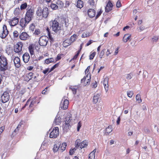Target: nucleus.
Instances as JSON below:
<instances>
[{"mask_svg":"<svg viewBox=\"0 0 159 159\" xmlns=\"http://www.w3.org/2000/svg\"><path fill=\"white\" fill-rule=\"evenodd\" d=\"M71 43L70 39H66L63 41V45L64 47H66L71 44Z\"/></svg>","mask_w":159,"mask_h":159,"instance_id":"a878e982","label":"nucleus"},{"mask_svg":"<svg viewBox=\"0 0 159 159\" xmlns=\"http://www.w3.org/2000/svg\"><path fill=\"white\" fill-rule=\"evenodd\" d=\"M128 96L129 98H131L133 94V93L131 91H129L127 92Z\"/></svg>","mask_w":159,"mask_h":159,"instance_id":"8fccbe9b","label":"nucleus"},{"mask_svg":"<svg viewBox=\"0 0 159 159\" xmlns=\"http://www.w3.org/2000/svg\"><path fill=\"white\" fill-rule=\"evenodd\" d=\"M84 6L83 2L81 0H78L77 3V7L80 8H82Z\"/></svg>","mask_w":159,"mask_h":159,"instance_id":"7c9ffc66","label":"nucleus"},{"mask_svg":"<svg viewBox=\"0 0 159 159\" xmlns=\"http://www.w3.org/2000/svg\"><path fill=\"white\" fill-rule=\"evenodd\" d=\"M90 35V33L89 32H86L83 33L81 37L82 38H87Z\"/></svg>","mask_w":159,"mask_h":159,"instance_id":"72a5a7b5","label":"nucleus"},{"mask_svg":"<svg viewBox=\"0 0 159 159\" xmlns=\"http://www.w3.org/2000/svg\"><path fill=\"white\" fill-rule=\"evenodd\" d=\"M96 152V149H94L89 154V159H94L95 153Z\"/></svg>","mask_w":159,"mask_h":159,"instance_id":"cd10ccee","label":"nucleus"},{"mask_svg":"<svg viewBox=\"0 0 159 159\" xmlns=\"http://www.w3.org/2000/svg\"><path fill=\"white\" fill-rule=\"evenodd\" d=\"M41 34V31L39 29H35L34 32V34L35 35H37L38 36H40V35Z\"/></svg>","mask_w":159,"mask_h":159,"instance_id":"58836bf2","label":"nucleus"},{"mask_svg":"<svg viewBox=\"0 0 159 159\" xmlns=\"http://www.w3.org/2000/svg\"><path fill=\"white\" fill-rule=\"evenodd\" d=\"M35 25L34 24H32L30 26V29L32 31H33L35 29Z\"/></svg>","mask_w":159,"mask_h":159,"instance_id":"3c124183","label":"nucleus"},{"mask_svg":"<svg viewBox=\"0 0 159 159\" xmlns=\"http://www.w3.org/2000/svg\"><path fill=\"white\" fill-rule=\"evenodd\" d=\"M108 77H106L103 81V85L106 92H107L108 90Z\"/></svg>","mask_w":159,"mask_h":159,"instance_id":"a211bd4d","label":"nucleus"},{"mask_svg":"<svg viewBox=\"0 0 159 159\" xmlns=\"http://www.w3.org/2000/svg\"><path fill=\"white\" fill-rule=\"evenodd\" d=\"M34 14V10L30 8L28 9L26 12L25 17L30 21L32 19Z\"/></svg>","mask_w":159,"mask_h":159,"instance_id":"0eeeda50","label":"nucleus"},{"mask_svg":"<svg viewBox=\"0 0 159 159\" xmlns=\"http://www.w3.org/2000/svg\"><path fill=\"white\" fill-rule=\"evenodd\" d=\"M88 145L87 141L84 140L80 143V148L81 149L86 147Z\"/></svg>","mask_w":159,"mask_h":159,"instance_id":"bb28decb","label":"nucleus"},{"mask_svg":"<svg viewBox=\"0 0 159 159\" xmlns=\"http://www.w3.org/2000/svg\"><path fill=\"white\" fill-rule=\"evenodd\" d=\"M61 58V55L59 54L58 55L56 58V61H57L60 60Z\"/></svg>","mask_w":159,"mask_h":159,"instance_id":"69168bd1","label":"nucleus"},{"mask_svg":"<svg viewBox=\"0 0 159 159\" xmlns=\"http://www.w3.org/2000/svg\"><path fill=\"white\" fill-rule=\"evenodd\" d=\"M100 97V94L98 93H95L94 94L93 97V101L94 103L96 104L98 101V99Z\"/></svg>","mask_w":159,"mask_h":159,"instance_id":"5701e85b","label":"nucleus"},{"mask_svg":"<svg viewBox=\"0 0 159 159\" xmlns=\"http://www.w3.org/2000/svg\"><path fill=\"white\" fill-rule=\"evenodd\" d=\"M13 34L14 37L17 38L19 34L17 31H14L13 32Z\"/></svg>","mask_w":159,"mask_h":159,"instance_id":"603ef678","label":"nucleus"},{"mask_svg":"<svg viewBox=\"0 0 159 159\" xmlns=\"http://www.w3.org/2000/svg\"><path fill=\"white\" fill-rule=\"evenodd\" d=\"M120 116L119 117L117 118V120L116 121V123L117 125H119L120 124Z\"/></svg>","mask_w":159,"mask_h":159,"instance_id":"338daca9","label":"nucleus"},{"mask_svg":"<svg viewBox=\"0 0 159 159\" xmlns=\"http://www.w3.org/2000/svg\"><path fill=\"white\" fill-rule=\"evenodd\" d=\"M49 68H47V69H45V70H44L43 71V72L44 74H48L49 73Z\"/></svg>","mask_w":159,"mask_h":159,"instance_id":"bf43d9fd","label":"nucleus"},{"mask_svg":"<svg viewBox=\"0 0 159 159\" xmlns=\"http://www.w3.org/2000/svg\"><path fill=\"white\" fill-rule=\"evenodd\" d=\"M8 32L7 29V26L4 25L3 27V30L1 34H0V37L2 39H4L7 36Z\"/></svg>","mask_w":159,"mask_h":159,"instance_id":"4468645a","label":"nucleus"},{"mask_svg":"<svg viewBox=\"0 0 159 159\" xmlns=\"http://www.w3.org/2000/svg\"><path fill=\"white\" fill-rule=\"evenodd\" d=\"M26 75L29 78L30 80L33 77V73L32 72H30Z\"/></svg>","mask_w":159,"mask_h":159,"instance_id":"09e8293b","label":"nucleus"},{"mask_svg":"<svg viewBox=\"0 0 159 159\" xmlns=\"http://www.w3.org/2000/svg\"><path fill=\"white\" fill-rule=\"evenodd\" d=\"M49 40L48 38L46 36H41L39 41V43L41 46L45 47L46 46Z\"/></svg>","mask_w":159,"mask_h":159,"instance_id":"39448f33","label":"nucleus"},{"mask_svg":"<svg viewBox=\"0 0 159 159\" xmlns=\"http://www.w3.org/2000/svg\"><path fill=\"white\" fill-rule=\"evenodd\" d=\"M4 129V127L2 126L0 128V134L2 132Z\"/></svg>","mask_w":159,"mask_h":159,"instance_id":"0e129e2a","label":"nucleus"},{"mask_svg":"<svg viewBox=\"0 0 159 159\" xmlns=\"http://www.w3.org/2000/svg\"><path fill=\"white\" fill-rule=\"evenodd\" d=\"M69 104L68 100L65 99V97H64L61 100L60 103V107L61 109L63 110L66 109L68 107V105Z\"/></svg>","mask_w":159,"mask_h":159,"instance_id":"6e6552de","label":"nucleus"},{"mask_svg":"<svg viewBox=\"0 0 159 159\" xmlns=\"http://www.w3.org/2000/svg\"><path fill=\"white\" fill-rule=\"evenodd\" d=\"M96 55V52H91L89 56V59L90 60L93 59Z\"/></svg>","mask_w":159,"mask_h":159,"instance_id":"79ce46f5","label":"nucleus"},{"mask_svg":"<svg viewBox=\"0 0 159 159\" xmlns=\"http://www.w3.org/2000/svg\"><path fill=\"white\" fill-rule=\"evenodd\" d=\"M23 60L25 63H27L29 60L30 57L29 54L28 53H25L23 56Z\"/></svg>","mask_w":159,"mask_h":159,"instance_id":"412c9836","label":"nucleus"},{"mask_svg":"<svg viewBox=\"0 0 159 159\" xmlns=\"http://www.w3.org/2000/svg\"><path fill=\"white\" fill-rule=\"evenodd\" d=\"M136 100L139 103H141L142 102V100L141 99L140 95L139 94L137 95L136 96Z\"/></svg>","mask_w":159,"mask_h":159,"instance_id":"c9c22d12","label":"nucleus"},{"mask_svg":"<svg viewBox=\"0 0 159 159\" xmlns=\"http://www.w3.org/2000/svg\"><path fill=\"white\" fill-rule=\"evenodd\" d=\"M95 11L93 9H90L88 11V15L91 18L94 17L95 16Z\"/></svg>","mask_w":159,"mask_h":159,"instance_id":"aec40b11","label":"nucleus"},{"mask_svg":"<svg viewBox=\"0 0 159 159\" xmlns=\"http://www.w3.org/2000/svg\"><path fill=\"white\" fill-rule=\"evenodd\" d=\"M27 7V4L26 2H25L22 4L20 6V9L21 10L25 9Z\"/></svg>","mask_w":159,"mask_h":159,"instance_id":"a19ab883","label":"nucleus"},{"mask_svg":"<svg viewBox=\"0 0 159 159\" xmlns=\"http://www.w3.org/2000/svg\"><path fill=\"white\" fill-rule=\"evenodd\" d=\"M29 52L31 56L34 54V47L33 45H30L29 48Z\"/></svg>","mask_w":159,"mask_h":159,"instance_id":"c756f323","label":"nucleus"},{"mask_svg":"<svg viewBox=\"0 0 159 159\" xmlns=\"http://www.w3.org/2000/svg\"><path fill=\"white\" fill-rule=\"evenodd\" d=\"M133 76V75L131 73L128 74L126 75V78L127 80L131 79Z\"/></svg>","mask_w":159,"mask_h":159,"instance_id":"a18cd8bd","label":"nucleus"},{"mask_svg":"<svg viewBox=\"0 0 159 159\" xmlns=\"http://www.w3.org/2000/svg\"><path fill=\"white\" fill-rule=\"evenodd\" d=\"M21 12V10L19 8H16L14 11V14L15 15L17 16L19 15Z\"/></svg>","mask_w":159,"mask_h":159,"instance_id":"2f4dec72","label":"nucleus"},{"mask_svg":"<svg viewBox=\"0 0 159 159\" xmlns=\"http://www.w3.org/2000/svg\"><path fill=\"white\" fill-rule=\"evenodd\" d=\"M111 52L110 50L109 49H108L107 50V51L106 52V55L108 57V56L111 54Z\"/></svg>","mask_w":159,"mask_h":159,"instance_id":"052dcab7","label":"nucleus"},{"mask_svg":"<svg viewBox=\"0 0 159 159\" xmlns=\"http://www.w3.org/2000/svg\"><path fill=\"white\" fill-rule=\"evenodd\" d=\"M91 78V75L90 73H88L85 77L81 79V83L84 82V85L86 86L89 84Z\"/></svg>","mask_w":159,"mask_h":159,"instance_id":"9b49d317","label":"nucleus"},{"mask_svg":"<svg viewBox=\"0 0 159 159\" xmlns=\"http://www.w3.org/2000/svg\"><path fill=\"white\" fill-rule=\"evenodd\" d=\"M158 39V38L157 36H155L152 38V41L153 42H156Z\"/></svg>","mask_w":159,"mask_h":159,"instance_id":"864d4df0","label":"nucleus"},{"mask_svg":"<svg viewBox=\"0 0 159 159\" xmlns=\"http://www.w3.org/2000/svg\"><path fill=\"white\" fill-rule=\"evenodd\" d=\"M92 40H90L86 44V46H88L92 43Z\"/></svg>","mask_w":159,"mask_h":159,"instance_id":"774afa93","label":"nucleus"},{"mask_svg":"<svg viewBox=\"0 0 159 159\" xmlns=\"http://www.w3.org/2000/svg\"><path fill=\"white\" fill-rule=\"evenodd\" d=\"M105 49H104L102 50L100 52L99 54V57L100 58H102L103 56L104 55L105 53Z\"/></svg>","mask_w":159,"mask_h":159,"instance_id":"49530a36","label":"nucleus"},{"mask_svg":"<svg viewBox=\"0 0 159 159\" xmlns=\"http://www.w3.org/2000/svg\"><path fill=\"white\" fill-rule=\"evenodd\" d=\"M116 6L117 7H121V5L120 1L118 0L117 2Z\"/></svg>","mask_w":159,"mask_h":159,"instance_id":"4d7b16f0","label":"nucleus"},{"mask_svg":"<svg viewBox=\"0 0 159 159\" xmlns=\"http://www.w3.org/2000/svg\"><path fill=\"white\" fill-rule=\"evenodd\" d=\"M76 150V149L74 148L72 149H70V155H72L74 153L75 151Z\"/></svg>","mask_w":159,"mask_h":159,"instance_id":"5fc2aeb1","label":"nucleus"},{"mask_svg":"<svg viewBox=\"0 0 159 159\" xmlns=\"http://www.w3.org/2000/svg\"><path fill=\"white\" fill-rule=\"evenodd\" d=\"M19 38L21 40H26L29 39L30 36L26 32H23L19 35Z\"/></svg>","mask_w":159,"mask_h":159,"instance_id":"2eb2a0df","label":"nucleus"},{"mask_svg":"<svg viewBox=\"0 0 159 159\" xmlns=\"http://www.w3.org/2000/svg\"><path fill=\"white\" fill-rule=\"evenodd\" d=\"M77 39V35L76 34H74L71 36L70 38V41L71 43L74 42Z\"/></svg>","mask_w":159,"mask_h":159,"instance_id":"4c0bfd02","label":"nucleus"},{"mask_svg":"<svg viewBox=\"0 0 159 159\" xmlns=\"http://www.w3.org/2000/svg\"><path fill=\"white\" fill-rule=\"evenodd\" d=\"M10 95L9 93L6 92H4L1 97V99L3 103H6L9 101Z\"/></svg>","mask_w":159,"mask_h":159,"instance_id":"f8f14e48","label":"nucleus"},{"mask_svg":"<svg viewBox=\"0 0 159 159\" xmlns=\"http://www.w3.org/2000/svg\"><path fill=\"white\" fill-rule=\"evenodd\" d=\"M18 22V18L16 17H15L11 19L9 21V23L11 26H14L17 25Z\"/></svg>","mask_w":159,"mask_h":159,"instance_id":"dca6fc26","label":"nucleus"},{"mask_svg":"<svg viewBox=\"0 0 159 159\" xmlns=\"http://www.w3.org/2000/svg\"><path fill=\"white\" fill-rule=\"evenodd\" d=\"M119 47H117L116 48V50H115V52H114V55H116L118 53V50H119Z\"/></svg>","mask_w":159,"mask_h":159,"instance_id":"e2e57ef3","label":"nucleus"},{"mask_svg":"<svg viewBox=\"0 0 159 159\" xmlns=\"http://www.w3.org/2000/svg\"><path fill=\"white\" fill-rule=\"evenodd\" d=\"M51 28L56 33H58L61 30V27L59 23L56 20H52L49 22Z\"/></svg>","mask_w":159,"mask_h":159,"instance_id":"f257e3e1","label":"nucleus"},{"mask_svg":"<svg viewBox=\"0 0 159 159\" xmlns=\"http://www.w3.org/2000/svg\"><path fill=\"white\" fill-rule=\"evenodd\" d=\"M70 88L71 89L72 91L73 92L74 94H75L76 93V89L74 88L73 86H70Z\"/></svg>","mask_w":159,"mask_h":159,"instance_id":"37998d69","label":"nucleus"},{"mask_svg":"<svg viewBox=\"0 0 159 159\" xmlns=\"http://www.w3.org/2000/svg\"><path fill=\"white\" fill-rule=\"evenodd\" d=\"M61 119L58 115H57L54 121V123L56 125H59L61 124Z\"/></svg>","mask_w":159,"mask_h":159,"instance_id":"4be33fe9","label":"nucleus"},{"mask_svg":"<svg viewBox=\"0 0 159 159\" xmlns=\"http://www.w3.org/2000/svg\"><path fill=\"white\" fill-rule=\"evenodd\" d=\"M23 43L21 42H19L15 45L14 47V51L16 53L20 52L22 50Z\"/></svg>","mask_w":159,"mask_h":159,"instance_id":"1a4fd4ad","label":"nucleus"},{"mask_svg":"<svg viewBox=\"0 0 159 159\" xmlns=\"http://www.w3.org/2000/svg\"><path fill=\"white\" fill-rule=\"evenodd\" d=\"M36 14L38 16H42L43 17L46 18L49 14L48 9L47 7L44 8L43 9L39 8L36 11Z\"/></svg>","mask_w":159,"mask_h":159,"instance_id":"7ed1b4c3","label":"nucleus"},{"mask_svg":"<svg viewBox=\"0 0 159 159\" xmlns=\"http://www.w3.org/2000/svg\"><path fill=\"white\" fill-rule=\"evenodd\" d=\"M7 58L3 56H0V70L4 71L7 69Z\"/></svg>","mask_w":159,"mask_h":159,"instance_id":"f03ea898","label":"nucleus"},{"mask_svg":"<svg viewBox=\"0 0 159 159\" xmlns=\"http://www.w3.org/2000/svg\"><path fill=\"white\" fill-rule=\"evenodd\" d=\"M75 145L76 147H80V140H77L76 141Z\"/></svg>","mask_w":159,"mask_h":159,"instance_id":"de8ad7c7","label":"nucleus"},{"mask_svg":"<svg viewBox=\"0 0 159 159\" xmlns=\"http://www.w3.org/2000/svg\"><path fill=\"white\" fill-rule=\"evenodd\" d=\"M59 131L58 128L55 127L51 132L49 135L50 138H56L59 135Z\"/></svg>","mask_w":159,"mask_h":159,"instance_id":"423d86ee","label":"nucleus"},{"mask_svg":"<svg viewBox=\"0 0 159 159\" xmlns=\"http://www.w3.org/2000/svg\"><path fill=\"white\" fill-rule=\"evenodd\" d=\"M72 120L71 115L70 113H68L65 118V124L66 127H69L72 124L71 123Z\"/></svg>","mask_w":159,"mask_h":159,"instance_id":"9d476101","label":"nucleus"},{"mask_svg":"<svg viewBox=\"0 0 159 159\" xmlns=\"http://www.w3.org/2000/svg\"><path fill=\"white\" fill-rule=\"evenodd\" d=\"M14 62L16 68H19L20 66V60L18 57H16L14 58Z\"/></svg>","mask_w":159,"mask_h":159,"instance_id":"6ab92c4d","label":"nucleus"},{"mask_svg":"<svg viewBox=\"0 0 159 159\" xmlns=\"http://www.w3.org/2000/svg\"><path fill=\"white\" fill-rule=\"evenodd\" d=\"M54 61V59L52 58H49L46 59L45 60V63L47 64H48Z\"/></svg>","mask_w":159,"mask_h":159,"instance_id":"e433bc0d","label":"nucleus"},{"mask_svg":"<svg viewBox=\"0 0 159 159\" xmlns=\"http://www.w3.org/2000/svg\"><path fill=\"white\" fill-rule=\"evenodd\" d=\"M112 130V126L111 125L109 126L106 129V132L108 134H109Z\"/></svg>","mask_w":159,"mask_h":159,"instance_id":"f704fd0d","label":"nucleus"},{"mask_svg":"<svg viewBox=\"0 0 159 159\" xmlns=\"http://www.w3.org/2000/svg\"><path fill=\"white\" fill-rule=\"evenodd\" d=\"M50 7H51V8L54 10L57 9L58 8L57 4L52 3L50 5Z\"/></svg>","mask_w":159,"mask_h":159,"instance_id":"ea45409f","label":"nucleus"},{"mask_svg":"<svg viewBox=\"0 0 159 159\" xmlns=\"http://www.w3.org/2000/svg\"><path fill=\"white\" fill-rule=\"evenodd\" d=\"M131 37V35L129 34H125L123 38V41L125 43L128 41Z\"/></svg>","mask_w":159,"mask_h":159,"instance_id":"393cba45","label":"nucleus"},{"mask_svg":"<svg viewBox=\"0 0 159 159\" xmlns=\"http://www.w3.org/2000/svg\"><path fill=\"white\" fill-rule=\"evenodd\" d=\"M29 20L26 19L25 17L21 18L20 20V26L22 28H25L30 22Z\"/></svg>","mask_w":159,"mask_h":159,"instance_id":"ddd939ff","label":"nucleus"},{"mask_svg":"<svg viewBox=\"0 0 159 159\" xmlns=\"http://www.w3.org/2000/svg\"><path fill=\"white\" fill-rule=\"evenodd\" d=\"M23 124L21 122H20L19 124V125H18V126H17L15 130H14V132H17L18 131L20 128L21 125Z\"/></svg>","mask_w":159,"mask_h":159,"instance_id":"c03bdc74","label":"nucleus"},{"mask_svg":"<svg viewBox=\"0 0 159 159\" xmlns=\"http://www.w3.org/2000/svg\"><path fill=\"white\" fill-rule=\"evenodd\" d=\"M59 144L58 143L55 144L54 145L53 151L54 152H57L58 150L59 151Z\"/></svg>","mask_w":159,"mask_h":159,"instance_id":"473e14b6","label":"nucleus"},{"mask_svg":"<svg viewBox=\"0 0 159 159\" xmlns=\"http://www.w3.org/2000/svg\"><path fill=\"white\" fill-rule=\"evenodd\" d=\"M66 146V144L65 143H63L61 144H59V151L61 152H62L65 150Z\"/></svg>","mask_w":159,"mask_h":159,"instance_id":"b1692460","label":"nucleus"},{"mask_svg":"<svg viewBox=\"0 0 159 159\" xmlns=\"http://www.w3.org/2000/svg\"><path fill=\"white\" fill-rule=\"evenodd\" d=\"M36 97H34L31 100L29 99L25 105L22 107V109H24L27 106L29 105V109H31V112L33 110V108L34 105V104L36 103Z\"/></svg>","mask_w":159,"mask_h":159,"instance_id":"20e7f679","label":"nucleus"},{"mask_svg":"<svg viewBox=\"0 0 159 159\" xmlns=\"http://www.w3.org/2000/svg\"><path fill=\"white\" fill-rule=\"evenodd\" d=\"M97 86V84L96 82L95 81L92 84V87L93 88H95Z\"/></svg>","mask_w":159,"mask_h":159,"instance_id":"680f3d73","label":"nucleus"},{"mask_svg":"<svg viewBox=\"0 0 159 159\" xmlns=\"http://www.w3.org/2000/svg\"><path fill=\"white\" fill-rule=\"evenodd\" d=\"M56 4L58 8H61L64 6V3L60 0H57L56 2Z\"/></svg>","mask_w":159,"mask_h":159,"instance_id":"c85d7f7f","label":"nucleus"},{"mask_svg":"<svg viewBox=\"0 0 159 159\" xmlns=\"http://www.w3.org/2000/svg\"><path fill=\"white\" fill-rule=\"evenodd\" d=\"M89 3L91 5L93 6L94 5V2L93 0H89Z\"/></svg>","mask_w":159,"mask_h":159,"instance_id":"13d9d810","label":"nucleus"},{"mask_svg":"<svg viewBox=\"0 0 159 159\" xmlns=\"http://www.w3.org/2000/svg\"><path fill=\"white\" fill-rule=\"evenodd\" d=\"M81 126V124L80 121L79 122L77 125V131H79L80 129Z\"/></svg>","mask_w":159,"mask_h":159,"instance_id":"6e6d98bb","label":"nucleus"},{"mask_svg":"<svg viewBox=\"0 0 159 159\" xmlns=\"http://www.w3.org/2000/svg\"><path fill=\"white\" fill-rule=\"evenodd\" d=\"M113 6V4L111 2V1L109 0L105 7V11L106 12H109L112 9Z\"/></svg>","mask_w":159,"mask_h":159,"instance_id":"f3484780","label":"nucleus"}]
</instances>
